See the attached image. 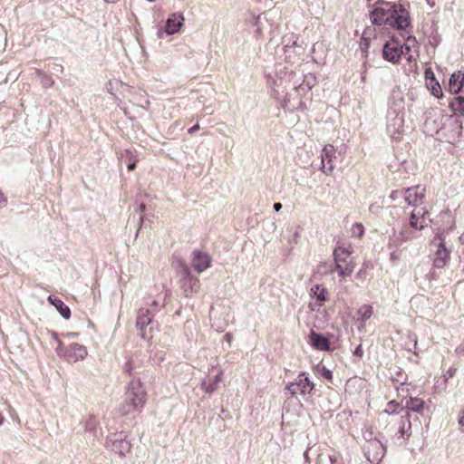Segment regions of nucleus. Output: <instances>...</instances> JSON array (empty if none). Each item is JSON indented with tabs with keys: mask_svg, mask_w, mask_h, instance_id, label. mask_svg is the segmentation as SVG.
I'll return each instance as SVG.
<instances>
[{
	"mask_svg": "<svg viewBox=\"0 0 464 464\" xmlns=\"http://www.w3.org/2000/svg\"><path fill=\"white\" fill-rule=\"evenodd\" d=\"M353 249L350 245H345L342 242H337L334 249V270L337 271L339 276H350L355 266L356 263L352 256Z\"/></svg>",
	"mask_w": 464,
	"mask_h": 464,
	"instance_id": "obj_1",
	"label": "nucleus"
},
{
	"mask_svg": "<svg viewBox=\"0 0 464 464\" xmlns=\"http://www.w3.org/2000/svg\"><path fill=\"white\" fill-rule=\"evenodd\" d=\"M424 401L423 400L417 397H411L405 401L403 408H400L401 424L399 426L398 432L403 436L407 434L411 429V424L410 420V411L420 412L423 410Z\"/></svg>",
	"mask_w": 464,
	"mask_h": 464,
	"instance_id": "obj_2",
	"label": "nucleus"
},
{
	"mask_svg": "<svg viewBox=\"0 0 464 464\" xmlns=\"http://www.w3.org/2000/svg\"><path fill=\"white\" fill-rule=\"evenodd\" d=\"M52 335L53 339H55L58 343L56 347V353L58 356L64 359L66 362L73 363L83 360L87 356L88 352L85 346L74 343H72L69 347L65 348L63 344L58 340L57 334L53 332Z\"/></svg>",
	"mask_w": 464,
	"mask_h": 464,
	"instance_id": "obj_3",
	"label": "nucleus"
},
{
	"mask_svg": "<svg viewBox=\"0 0 464 464\" xmlns=\"http://www.w3.org/2000/svg\"><path fill=\"white\" fill-rule=\"evenodd\" d=\"M386 130L392 140H401L404 133V115L401 111L392 108L389 109Z\"/></svg>",
	"mask_w": 464,
	"mask_h": 464,
	"instance_id": "obj_4",
	"label": "nucleus"
},
{
	"mask_svg": "<svg viewBox=\"0 0 464 464\" xmlns=\"http://www.w3.org/2000/svg\"><path fill=\"white\" fill-rule=\"evenodd\" d=\"M396 14V5L390 2H383L380 6L375 7L370 14V19L373 24L392 25V18Z\"/></svg>",
	"mask_w": 464,
	"mask_h": 464,
	"instance_id": "obj_5",
	"label": "nucleus"
},
{
	"mask_svg": "<svg viewBox=\"0 0 464 464\" xmlns=\"http://www.w3.org/2000/svg\"><path fill=\"white\" fill-rule=\"evenodd\" d=\"M314 388V382L310 381L307 373L304 372H301L295 382H289L285 387L293 396H296L297 394L304 396L310 394Z\"/></svg>",
	"mask_w": 464,
	"mask_h": 464,
	"instance_id": "obj_6",
	"label": "nucleus"
},
{
	"mask_svg": "<svg viewBox=\"0 0 464 464\" xmlns=\"http://www.w3.org/2000/svg\"><path fill=\"white\" fill-rule=\"evenodd\" d=\"M444 120L443 126L446 130L444 133L448 141L454 143L462 133V122L458 119L456 115H447L446 117H440Z\"/></svg>",
	"mask_w": 464,
	"mask_h": 464,
	"instance_id": "obj_7",
	"label": "nucleus"
},
{
	"mask_svg": "<svg viewBox=\"0 0 464 464\" xmlns=\"http://www.w3.org/2000/svg\"><path fill=\"white\" fill-rule=\"evenodd\" d=\"M106 447L121 457H124L130 451L131 444L125 437L113 435L107 438Z\"/></svg>",
	"mask_w": 464,
	"mask_h": 464,
	"instance_id": "obj_8",
	"label": "nucleus"
},
{
	"mask_svg": "<svg viewBox=\"0 0 464 464\" xmlns=\"http://www.w3.org/2000/svg\"><path fill=\"white\" fill-rule=\"evenodd\" d=\"M152 314L149 309L140 308L138 311L136 326L140 330V335L142 339H150V330L148 331V326L152 323Z\"/></svg>",
	"mask_w": 464,
	"mask_h": 464,
	"instance_id": "obj_9",
	"label": "nucleus"
},
{
	"mask_svg": "<svg viewBox=\"0 0 464 464\" xmlns=\"http://www.w3.org/2000/svg\"><path fill=\"white\" fill-rule=\"evenodd\" d=\"M365 456L371 463H377L384 457L386 450L379 440H371L365 446Z\"/></svg>",
	"mask_w": 464,
	"mask_h": 464,
	"instance_id": "obj_10",
	"label": "nucleus"
},
{
	"mask_svg": "<svg viewBox=\"0 0 464 464\" xmlns=\"http://www.w3.org/2000/svg\"><path fill=\"white\" fill-rule=\"evenodd\" d=\"M181 288L186 296L198 293L200 288L198 278L194 276L188 267H185L182 271Z\"/></svg>",
	"mask_w": 464,
	"mask_h": 464,
	"instance_id": "obj_11",
	"label": "nucleus"
},
{
	"mask_svg": "<svg viewBox=\"0 0 464 464\" xmlns=\"http://www.w3.org/2000/svg\"><path fill=\"white\" fill-rule=\"evenodd\" d=\"M336 159V150L331 145H325L321 154V163L324 173L331 175L334 169V160Z\"/></svg>",
	"mask_w": 464,
	"mask_h": 464,
	"instance_id": "obj_12",
	"label": "nucleus"
},
{
	"mask_svg": "<svg viewBox=\"0 0 464 464\" xmlns=\"http://www.w3.org/2000/svg\"><path fill=\"white\" fill-rule=\"evenodd\" d=\"M425 188L414 186L404 189V202L411 207H419L425 198Z\"/></svg>",
	"mask_w": 464,
	"mask_h": 464,
	"instance_id": "obj_13",
	"label": "nucleus"
},
{
	"mask_svg": "<svg viewBox=\"0 0 464 464\" xmlns=\"http://www.w3.org/2000/svg\"><path fill=\"white\" fill-rule=\"evenodd\" d=\"M439 243L434 254L433 265L437 268L444 267L450 258V249L446 246L445 240L441 236L438 237Z\"/></svg>",
	"mask_w": 464,
	"mask_h": 464,
	"instance_id": "obj_14",
	"label": "nucleus"
},
{
	"mask_svg": "<svg viewBox=\"0 0 464 464\" xmlns=\"http://www.w3.org/2000/svg\"><path fill=\"white\" fill-rule=\"evenodd\" d=\"M126 394L129 400H132L138 404L145 405L146 403V392L139 380H132L129 383Z\"/></svg>",
	"mask_w": 464,
	"mask_h": 464,
	"instance_id": "obj_15",
	"label": "nucleus"
},
{
	"mask_svg": "<svg viewBox=\"0 0 464 464\" xmlns=\"http://www.w3.org/2000/svg\"><path fill=\"white\" fill-rule=\"evenodd\" d=\"M296 67L288 68L285 67L284 71L279 69L277 71V74L280 80V85L292 86L293 88H296L301 82V77L297 76L295 72Z\"/></svg>",
	"mask_w": 464,
	"mask_h": 464,
	"instance_id": "obj_16",
	"label": "nucleus"
},
{
	"mask_svg": "<svg viewBox=\"0 0 464 464\" xmlns=\"http://www.w3.org/2000/svg\"><path fill=\"white\" fill-rule=\"evenodd\" d=\"M428 211L425 208L415 209L410 216V226L415 230H422L427 227L430 222L428 218Z\"/></svg>",
	"mask_w": 464,
	"mask_h": 464,
	"instance_id": "obj_17",
	"label": "nucleus"
},
{
	"mask_svg": "<svg viewBox=\"0 0 464 464\" xmlns=\"http://www.w3.org/2000/svg\"><path fill=\"white\" fill-rule=\"evenodd\" d=\"M285 59L287 63L291 64V66L300 64V62L303 60L301 55L304 53V48L302 45L297 44L295 41L292 43V44H286L285 46Z\"/></svg>",
	"mask_w": 464,
	"mask_h": 464,
	"instance_id": "obj_18",
	"label": "nucleus"
},
{
	"mask_svg": "<svg viewBox=\"0 0 464 464\" xmlns=\"http://www.w3.org/2000/svg\"><path fill=\"white\" fill-rule=\"evenodd\" d=\"M447 115H442L440 112H429V116H427L425 121V128L428 132L430 134L439 133L443 129L444 120H441L439 117H446Z\"/></svg>",
	"mask_w": 464,
	"mask_h": 464,
	"instance_id": "obj_19",
	"label": "nucleus"
},
{
	"mask_svg": "<svg viewBox=\"0 0 464 464\" xmlns=\"http://www.w3.org/2000/svg\"><path fill=\"white\" fill-rule=\"evenodd\" d=\"M400 44L397 41H388L382 49L383 58L392 63H396L401 59Z\"/></svg>",
	"mask_w": 464,
	"mask_h": 464,
	"instance_id": "obj_20",
	"label": "nucleus"
},
{
	"mask_svg": "<svg viewBox=\"0 0 464 464\" xmlns=\"http://www.w3.org/2000/svg\"><path fill=\"white\" fill-rule=\"evenodd\" d=\"M327 290L321 285H315L311 288L310 295L315 298L314 303H310L309 306L312 311L318 310L326 301Z\"/></svg>",
	"mask_w": 464,
	"mask_h": 464,
	"instance_id": "obj_21",
	"label": "nucleus"
},
{
	"mask_svg": "<svg viewBox=\"0 0 464 464\" xmlns=\"http://www.w3.org/2000/svg\"><path fill=\"white\" fill-rule=\"evenodd\" d=\"M401 57L404 56L409 62L415 59L418 53V43L415 37H408L402 45H400Z\"/></svg>",
	"mask_w": 464,
	"mask_h": 464,
	"instance_id": "obj_22",
	"label": "nucleus"
},
{
	"mask_svg": "<svg viewBox=\"0 0 464 464\" xmlns=\"http://www.w3.org/2000/svg\"><path fill=\"white\" fill-rule=\"evenodd\" d=\"M185 18L181 13L171 14L165 24V32L168 35L174 34L179 31L183 25Z\"/></svg>",
	"mask_w": 464,
	"mask_h": 464,
	"instance_id": "obj_23",
	"label": "nucleus"
},
{
	"mask_svg": "<svg viewBox=\"0 0 464 464\" xmlns=\"http://www.w3.org/2000/svg\"><path fill=\"white\" fill-rule=\"evenodd\" d=\"M211 258L207 253L194 252L192 258V265L198 273H202L207 270L210 266Z\"/></svg>",
	"mask_w": 464,
	"mask_h": 464,
	"instance_id": "obj_24",
	"label": "nucleus"
},
{
	"mask_svg": "<svg viewBox=\"0 0 464 464\" xmlns=\"http://www.w3.org/2000/svg\"><path fill=\"white\" fill-rule=\"evenodd\" d=\"M310 343L311 345L320 351L329 350V342L326 337L321 334H317L314 331H311L310 334Z\"/></svg>",
	"mask_w": 464,
	"mask_h": 464,
	"instance_id": "obj_25",
	"label": "nucleus"
},
{
	"mask_svg": "<svg viewBox=\"0 0 464 464\" xmlns=\"http://www.w3.org/2000/svg\"><path fill=\"white\" fill-rule=\"evenodd\" d=\"M144 407L142 404H138L132 400H129L128 395L125 394V400L119 407V412L121 415H128L135 411H140Z\"/></svg>",
	"mask_w": 464,
	"mask_h": 464,
	"instance_id": "obj_26",
	"label": "nucleus"
},
{
	"mask_svg": "<svg viewBox=\"0 0 464 464\" xmlns=\"http://www.w3.org/2000/svg\"><path fill=\"white\" fill-rule=\"evenodd\" d=\"M450 91L451 93H459L464 83V72L461 71L455 72L450 78Z\"/></svg>",
	"mask_w": 464,
	"mask_h": 464,
	"instance_id": "obj_27",
	"label": "nucleus"
},
{
	"mask_svg": "<svg viewBox=\"0 0 464 464\" xmlns=\"http://www.w3.org/2000/svg\"><path fill=\"white\" fill-rule=\"evenodd\" d=\"M47 300L57 309L63 319H70L71 310L61 299L54 295H49Z\"/></svg>",
	"mask_w": 464,
	"mask_h": 464,
	"instance_id": "obj_28",
	"label": "nucleus"
},
{
	"mask_svg": "<svg viewBox=\"0 0 464 464\" xmlns=\"http://www.w3.org/2000/svg\"><path fill=\"white\" fill-rule=\"evenodd\" d=\"M392 25L396 27L398 30H404L409 25V20L404 14V10H401V14H399L396 8V14L392 18Z\"/></svg>",
	"mask_w": 464,
	"mask_h": 464,
	"instance_id": "obj_29",
	"label": "nucleus"
},
{
	"mask_svg": "<svg viewBox=\"0 0 464 464\" xmlns=\"http://www.w3.org/2000/svg\"><path fill=\"white\" fill-rule=\"evenodd\" d=\"M392 106V109H400L403 108V96L400 87H395L392 89L391 93Z\"/></svg>",
	"mask_w": 464,
	"mask_h": 464,
	"instance_id": "obj_30",
	"label": "nucleus"
},
{
	"mask_svg": "<svg viewBox=\"0 0 464 464\" xmlns=\"http://www.w3.org/2000/svg\"><path fill=\"white\" fill-rule=\"evenodd\" d=\"M222 377V372H219L212 381L207 382L206 380H203L201 382V388L207 392V393H212L214 392L217 388L218 382L221 381Z\"/></svg>",
	"mask_w": 464,
	"mask_h": 464,
	"instance_id": "obj_31",
	"label": "nucleus"
},
{
	"mask_svg": "<svg viewBox=\"0 0 464 464\" xmlns=\"http://www.w3.org/2000/svg\"><path fill=\"white\" fill-rule=\"evenodd\" d=\"M265 19L262 15L252 16L249 20V26L253 30L256 37H259L263 34L262 20Z\"/></svg>",
	"mask_w": 464,
	"mask_h": 464,
	"instance_id": "obj_32",
	"label": "nucleus"
},
{
	"mask_svg": "<svg viewBox=\"0 0 464 464\" xmlns=\"http://www.w3.org/2000/svg\"><path fill=\"white\" fill-rule=\"evenodd\" d=\"M450 109L454 111L453 115L460 114L464 116V97L458 96L450 102Z\"/></svg>",
	"mask_w": 464,
	"mask_h": 464,
	"instance_id": "obj_33",
	"label": "nucleus"
},
{
	"mask_svg": "<svg viewBox=\"0 0 464 464\" xmlns=\"http://www.w3.org/2000/svg\"><path fill=\"white\" fill-rule=\"evenodd\" d=\"M373 309L372 306L370 304H363L361 306L358 310V320L362 322V325H365V322L371 318L372 314Z\"/></svg>",
	"mask_w": 464,
	"mask_h": 464,
	"instance_id": "obj_34",
	"label": "nucleus"
},
{
	"mask_svg": "<svg viewBox=\"0 0 464 464\" xmlns=\"http://www.w3.org/2000/svg\"><path fill=\"white\" fill-rule=\"evenodd\" d=\"M428 89L430 91L431 94L436 98H441L443 95L441 87L438 81H436L435 76L431 77L430 82H426Z\"/></svg>",
	"mask_w": 464,
	"mask_h": 464,
	"instance_id": "obj_35",
	"label": "nucleus"
},
{
	"mask_svg": "<svg viewBox=\"0 0 464 464\" xmlns=\"http://www.w3.org/2000/svg\"><path fill=\"white\" fill-rule=\"evenodd\" d=\"M400 408H403L399 402H396L395 401H392L388 402L386 409L384 410V412L387 414H400Z\"/></svg>",
	"mask_w": 464,
	"mask_h": 464,
	"instance_id": "obj_36",
	"label": "nucleus"
},
{
	"mask_svg": "<svg viewBox=\"0 0 464 464\" xmlns=\"http://www.w3.org/2000/svg\"><path fill=\"white\" fill-rule=\"evenodd\" d=\"M352 235L357 237H362L364 234V227L362 223H354L351 228Z\"/></svg>",
	"mask_w": 464,
	"mask_h": 464,
	"instance_id": "obj_37",
	"label": "nucleus"
},
{
	"mask_svg": "<svg viewBox=\"0 0 464 464\" xmlns=\"http://www.w3.org/2000/svg\"><path fill=\"white\" fill-rule=\"evenodd\" d=\"M316 371L318 372V373L327 379V380H331L333 378V372L332 371H330L329 369H327L325 366L324 365H317L316 366Z\"/></svg>",
	"mask_w": 464,
	"mask_h": 464,
	"instance_id": "obj_38",
	"label": "nucleus"
},
{
	"mask_svg": "<svg viewBox=\"0 0 464 464\" xmlns=\"http://www.w3.org/2000/svg\"><path fill=\"white\" fill-rule=\"evenodd\" d=\"M124 372L132 374L135 372V363L132 359H129L123 365Z\"/></svg>",
	"mask_w": 464,
	"mask_h": 464,
	"instance_id": "obj_39",
	"label": "nucleus"
},
{
	"mask_svg": "<svg viewBox=\"0 0 464 464\" xmlns=\"http://www.w3.org/2000/svg\"><path fill=\"white\" fill-rule=\"evenodd\" d=\"M400 237H401L402 241H410V240H412V239H414L416 237L415 234L413 232L408 231V230L401 231L400 233Z\"/></svg>",
	"mask_w": 464,
	"mask_h": 464,
	"instance_id": "obj_40",
	"label": "nucleus"
},
{
	"mask_svg": "<svg viewBox=\"0 0 464 464\" xmlns=\"http://www.w3.org/2000/svg\"><path fill=\"white\" fill-rule=\"evenodd\" d=\"M390 198L394 201L399 200L400 198L404 200V189L392 191Z\"/></svg>",
	"mask_w": 464,
	"mask_h": 464,
	"instance_id": "obj_41",
	"label": "nucleus"
},
{
	"mask_svg": "<svg viewBox=\"0 0 464 464\" xmlns=\"http://www.w3.org/2000/svg\"><path fill=\"white\" fill-rule=\"evenodd\" d=\"M456 372L457 369L455 367H450L443 375L444 382L446 383L450 378H452L456 374Z\"/></svg>",
	"mask_w": 464,
	"mask_h": 464,
	"instance_id": "obj_42",
	"label": "nucleus"
},
{
	"mask_svg": "<svg viewBox=\"0 0 464 464\" xmlns=\"http://www.w3.org/2000/svg\"><path fill=\"white\" fill-rule=\"evenodd\" d=\"M126 155H130V162L128 163V169L129 170H133L135 169V166H136V162H137V160L136 159H132V155H130V152L129 150H126Z\"/></svg>",
	"mask_w": 464,
	"mask_h": 464,
	"instance_id": "obj_43",
	"label": "nucleus"
},
{
	"mask_svg": "<svg viewBox=\"0 0 464 464\" xmlns=\"http://www.w3.org/2000/svg\"><path fill=\"white\" fill-rule=\"evenodd\" d=\"M434 76V73L430 68L425 70V79L426 82H430L431 77Z\"/></svg>",
	"mask_w": 464,
	"mask_h": 464,
	"instance_id": "obj_44",
	"label": "nucleus"
},
{
	"mask_svg": "<svg viewBox=\"0 0 464 464\" xmlns=\"http://www.w3.org/2000/svg\"><path fill=\"white\" fill-rule=\"evenodd\" d=\"M355 276L356 278L364 280L366 278V271L364 269H360Z\"/></svg>",
	"mask_w": 464,
	"mask_h": 464,
	"instance_id": "obj_45",
	"label": "nucleus"
},
{
	"mask_svg": "<svg viewBox=\"0 0 464 464\" xmlns=\"http://www.w3.org/2000/svg\"><path fill=\"white\" fill-rule=\"evenodd\" d=\"M408 338L413 343L414 348L417 346V335L413 333H409Z\"/></svg>",
	"mask_w": 464,
	"mask_h": 464,
	"instance_id": "obj_46",
	"label": "nucleus"
},
{
	"mask_svg": "<svg viewBox=\"0 0 464 464\" xmlns=\"http://www.w3.org/2000/svg\"><path fill=\"white\" fill-rule=\"evenodd\" d=\"M354 355L356 356H362V345H358L355 350H354Z\"/></svg>",
	"mask_w": 464,
	"mask_h": 464,
	"instance_id": "obj_47",
	"label": "nucleus"
},
{
	"mask_svg": "<svg viewBox=\"0 0 464 464\" xmlns=\"http://www.w3.org/2000/svg\"><path fill=\"white\" fill-rule=\"evenodd\" d=\"M53 84V81L51 79V78H47L44 80V85L45 87H49V86H52Z\"/></svg>",
	"mask_w": 464,
	"mask_h": 464,
	"instance_id": "obj_48",
	"label": "nucleus"
},
{
	"mask_svg": "<svg viewBox=\"0 0 464 464\" xmlns=\"http://www.w3.org/2000/svg\"><path fill=\"white\" fill-rule=\"evenodd\" d=\"M199 129V125L198 124H195L194 126H192L190 129H188V133L192 134L194 133L196 130H198Z\"/></svg>",
	"mask_w": 464,
	"mask_h": 464,
	"instance_id": "obj_49",
	"label": "nucleus"
},
{
	"mask_svg": "<svg viewBox=\"0 0 464 464\" xmlns=\"http://www.w3.org/2000/svg\"><path fill=\"white\" fill-rule=\"evenodd\" d=\"M6 198L5 196L4 195V193L0 190V205L1 204H5L6 203Z\"/></svg>",
	"mask_w": 464,
	"mask_h": 464,
	"instance_id": "obj_50",
	"label": "nucleus"
},
{
	"mask_svg": "<svg viewBox=\"0 0 464 464\" xmlns=\"http://www.w3.org/2000/svg\"><path fill=\"white\" fill-rule=\"evenodd\" d=\"M273 208H274V209H275L276 211H279V210H281V208H282V204H281V203H275V204H274V206H273Z\"/></svg>",
	"mask_w": 464,
	"mask_h": 464,
	"instance_id": "obj_51",
	"label": "nucleus"
},
{
	"mask_svg": "<svg viewBox=\"0 0 464 464\" xmlns=\"http://www.w3.org/2000/svg\"><path fill=\"white\" fill-rule=\"evenodd\" d=\"M299 237V232L296 230L293 235V239L296 242V239Z\"/></svg>",
	"mask_w": 464,
	"mask_h": 464,
	"instance_id": "obj_52",
	"label": "nucleus"
},
{
	"mask_svg": "<svg viewBox=\"0 0 464 464\" xmlns=\"http://www.w3.org/2000/svg\"><path fill=\"white\" fill-rule=\"evenodd\" d=\"M140 209L141 212H143L145 210V204L141 203L140 205Z\"/></svg>",
	"mask_w": 464,
	"mask_h": 464,
	"instance_id": "obj_53",
	"label": "nucleus"
},
{
	"mask_svg": "<svg viewBox=\"0 0 464 464\" xmlns=\"http://www.w3.org/2000/svg\"><path fill=\"white\" fill-rule=\"evenodd\" d=\"M459 422L460 424L464 425V416H462V417L459 419Z\"/></svg>",
	"mask_w": 464,
	"mask_h": 464,
	"instance_id": "obj_54",
	"label": "nucleus"
},
{
	"mask_svg": "<svg viewBox=\"0 0 464 464\" xmlns=\"http://www.w3.org/2000/svg\"><path fill=\"white\" fill-rule=\"evenodd\" d=\"M76 335H77L76 333L68 334V336H70V337H75Z\"/></svg>",
	"mask_w": 464,
	"mask_h": 464,
	"instance_id": "obj_55",
	"label": "nucleus"
},
{
	"mask_svg": "<svg viewBox=\"0 0 464 464\" xmlns=\"http://www.w3.org/2000/svg\"><path fill=\"white\" fill-rule=\"evenodd\" d=\"M225 337L227 338V340L228 342L230 341V334H227L225 335Z\"/></svg>",
	"mask_w": 464,
	"mask_h": 464,
	"instance_id": "obj_56",
	"label": "nucleus"
},
{
	"mask_svg": "<svg viewBox=\"0 0 464 464\" xmlns=\"http://www.w3.org/2000/svg\"><path fill=\"white\" fill-rule=\"evenodd\" d=\"M3 421H4V418H3V416L0 414V425L3 423Z\"/></svg>",
	"mask_w": 464,
	"mask_h": 464,
	"instance_id": "obj_57",
	"label": "nucleus"
},
{
	"mask_svg": "<svg viewBox=\"0 0 464 464\" xmlns=\"http://www.w3.org/2000/svg\"><path fill=\"white\" fill-rule=\"evenodd\" d=\"M330 460H331V462H332V463H334V462H335V461H336V459H334L333 457H330Z\"/></svg>",
	"mask_w": 464,
	"mask_h": 464,
	"instance_id": "obj_58",
	"label": "nucleus"
},
{
	"mask_svg": "<svg viewBox=\"0 0 464 464\" xmlns=\"http://www.w3.org/2000/svg\"><path fill=\"white\" fill-rule=\"evenodd\" d=\"M140 222L142 223L143 222V216H140Z\"/></svg>",
	"mask_w": 464,
	"mask_h": 464,
	"instance_id": "obj_59",
	"label": "nucleus"
},
{
	"mask_svg": "<svg viewBox=\"0 0 464 464\" xmlns=\"http://www.w3.org/2000/svg\"><path fill=\"white\" fill-rule=\"evenodd\" d=\"M460 238L464 239V231H463V234L461 235Z\"/></svg>",
	"mask_w": 464,
	"mask_h": 464,
	"instance_id": "obj_60",
	"label": "nucleus"
},
{
	"mask_svg": "<svg viewBox=\"0 0 464 464\" xmlns=\"http://www.w3.org/2000/svg\"><path fill=\"white\" fill-rule=\"evenodd\" d=\"M106 2H114L115 0H105Z\"/></svg>",
	"mask_w": 464,
	"mask_h": 464,
	"instance_id": "obj_61",
	"label": "nucleus"
}]
</instances>
